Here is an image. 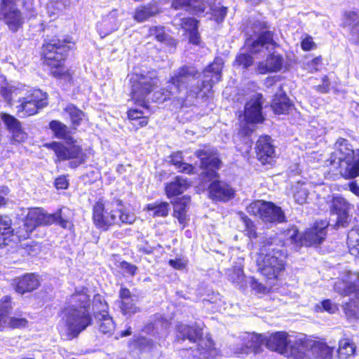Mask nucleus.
Segmentation results:
<instances>
[{
    "label": "nucleus",
    "mask_w": 359,
    "mask_h": 359,
    "mask_svg": "<svg viewBox=\"0 0 359 359\" xmlns=\"http://www.w3.org/2000/svg\"><path fill=\"white\" fill-rule=\"evenodd\" d=\"M49 127L57 138L62 139L67 142L73 141V137L71 135V130L62 122L53 120L50 122Z\"/></svg>",
    "instance_id": "obj_38"
},
{
    "label": "nucleus",
    "mask_w": 359,
    "mask_h": 359,
    "mask_svg": "<svg viewBox=\"0 0 359 359\" xmlns=\"http://www.w3.org/2000/svg\"><path fill=\"white\" fill-rule=\"evenodd\" d=\"M262 98L261 94H256L245 104L244 116L247 122L257 123L263 121Z\"/></svg>",
    "instance_id": "obj_18"
},
{
    "label": "nucleus",
    "mask_w": 359,
    "mask_h": 359,
    "mask_svg": "<svg viewBox=\"0 0 359 359\" xmlns=\"http://www.w3.org/2000/svg\"><path fill=\"white\" fill-rule=\"evenodd\" d=\"M53 223L58 224L65 229L69 227L71 224L69 220L62 217L60 210L54 214H47L39 208L30 210L25 219L22 221V224L16 229L11 226L13 231L6 236V239L13 235L14 232L20 239H26L37 226L50 225Z\"/></svg>",
    "instance_id": "obj_3"
},
{
    "label": "nucleus",
    "mask_w": 359,
    "mask_h": 359,
    "mask_svg": "<svg viewBox=\"0 0 359 359\" xmlns=\"http://www.w3.org/2000/svg\"><path fill=\"white\" fill-rule=\"evenodd\" d=\"M149 36L154 37L158 41L164 42L167 41L169 36L165 34L164 27L154 26L149 29Z\"/></svg>",
    "instance_id": "obj_51"
},
{
    "label": "nucleus",
    "mask_w": 359,
    "mask_h": 359,
    "mask_svg": "<svg viewBox=\"0 0 359 359\" xmlns=\"http://www.w3.org/2000/svg\"><path fill=\"white\" fill-rule=\"evenodd\" d=\"M307 196L308 192L304 189H300L297 191L294 195L295 201L299 204L304 203L306 201Z\"/></svg>",
    "instance_id": "obj_60"
},
{
    "label": "nucleus",
    "mask_w": 359,
    "mask_h": 359,
    "mask_svg": "<svg viewBox=\"0 0 359 359\" xmlns=\"http://www.w3.org/2000/svg\"><path fill=\"white\" fill-rule=\"evenodd\" d=\"M322 57L320 56L316 57L306 64V69L311 72H317L319 70V67L321 65Z\"/></svg>",
    "instance_id": "obj_57"
},
{
    "label": "nucleus",
    "mask_w": 359,
    "mask_h": 359,
    "mask_svg": "<svg viewBox=\"0 0 359 359\" xmlns=\"http://www.w3.org/2000/svg\"><path fill=\"white\" fill-rule=\"evenodd\" d=\"M334 290L341 295L354 296L359 299V273L348 272L344 279L335 282ZM346 316L350 320L359 319V300L351 299L344 306Z\"/></svg>",
    "instance_id": "obj_8"
},
{
    "label": "nucleus",
    "mask_w": 359,
    "mask_h": 359,
    "mask_svg": "<svg viewBox=\"0 0 359 359\" xmlns=\"http://www.w3.org/2000/svg\"><path fill=\"white\" fill-rule=\"evenodd\" d=\"M0 14L13 32H16L22 24L21 13L16 8L15 0H1Z\"/></svg>",
    "instance_id": "obj_17"
},
{
    "label": "nucleus",
    "mask_w": 359,
    "mask_h": 359,
    "mask_svg": "<svg viewBox=\"0 0 359 359\" xmlns=\"http://www.w3.org/2000/svg\"><path fill=\"white\" fill-rule=\"evenodd\" d=\"M210 197L216 201H226L233 196V191L224 182L214 180L209 186Z\"/></svg>",
    "instance_id": "obj_23"
},
{
    "label": "nucleus",
    "mask_w": 359,
    "mask_h": 359,
    "mask_svg": "<svg viewBox=\"0 0 359 359\" xmlns=\"http://www.w3.org/2000/svg\"><path fill=\"white\" fill-rule=\"evenodd\" d=\"M27 320L24 318L8 317L7 327L11 328H20L27 325Z\"/></svg>",
    "instance_id": "obj_55"
},
{
    "label": "nucleus",
    "mask_w": 359,
    "mask_h": 359,
    "mask_svg": "<svg viewBox=\"0 0 359 359\" xmlns=\"http://www.w3.org/2000/svg\"><path fill=\"white\" fill-rule=\"evenodd\" d=\"M0 93L1 96L11 104V102L17 97L19 89L10 85L1 86Z\"/></svg>",
    "instance_id": "obj_50"
},
{
    "label": "nucleus",
    "mask_w": 359,
    "mask_h": 359,
    "mask_svg": "<svg viewBox=\"0 0 359 359\" xmlns=\"http://www.w3.org/2000/svg\"><path fill=\"white\" fill-rule=\"evenodd\" d=\"M330 212L337 216V226L346 227L351 221L350 211L353 206L346 198L338 194L332 196L329 202Z\"/></svg>",
    "instance_id": "obj_14"
},
{
    "label": "nucleus",
    "mask_w": 359,
    "mask_h": 359,
    "mask_svg": "<svg viewBox=\"0 0 359 359\" xmlns=\"http://www.w3.org/2000/svg\"><path fill=\"white\" fill-rule=\"evenodd\" d=\"M176 169L180 172L191 175L194 173V168L192 165L183 162Z\"/></svg>",
    "instance_id": "obj_63"
},
{
    "label": "nucleus",
    "mask_w": 359,
    "mask_h": 359,
    "mask_svg": "<svg viewBox=\"0 0 359 359\" xmlns=\"http://www.w3.org/2000/svg\"><path fill=\"white\" fill-rule=\"evenodd\" d=\"M195 156L200 159L201 168L203 169L202 177H208L209 180L217 177V170L219 169L222 163L217 150L210 145H203L195 151Z\"/></svg>",
    "instance_id": "obj_12"
},
{
    "label": "nucleus",
    "mask_w": 359,
    "mask_h": 359,
    "mask_svg": "<svg viewBox=\"0 0 359 359\" xmlns=\"http://www.w3.org/2000/svg\"><path fill=\"white\" fill-rule=\"evenodd\" d=\"M69 50V46L65 41L57 39H53L43 46L44 63L50 68V74L67 81L71 79V74L63 62Z\"/></svg>",
    "instance_id": "obj_5"
},
{
    "label": "nucleus",
    "mask_w": 359,
    "mask_h": 359,
    "mask_svg": "<svg viewBox=\"0 0 359 359\" xmlns=\"http://www.w3.org/2000/svg\"><path fill=\"white\" fill-rule=\"evenodd\" d=\"M334 346H330L324 342L316 341L311 346V353L318 359H331Z\"/></svg>",
    "instance_id": "obj_40"
},
{
    "label": "nucleus",
    "mask_w": 359,
    "mask_h": 359,
    "mask_svg": "<svg viewBox=\"0 0 359 359\" xmlns=\"http://www.w3.org/2000/svg\"><path fill=\"white\" fill-rule=\"evenodd\" d=\"M11 224V219L9 217L0 216V248L6 244V236L13 231Z\"/></svg>",
    "instance_id": "obj_43"
},
{
    "label": "nucleus",
    "mask_w": 359,
    "mask_h": 359,
    "mask_svg": "<svg viewBox=\"0 0 359 359\" xmlns=\"http://www.w3.org/2000/svg\"><path fill=\"white\" fill-rule=\"evenodd\" d=\"M311 346L306 343H295L285 355L290 359H310Z\"/></svg>",
    "instance_id": "obj_32"
},
{
    "label": "nucleus",
    "mask_w": 359,
    "mask_h": 359,
    "mask_svg": "<svg viewBox=\"0 0 359 359\" xmlns=\"http://www.w3.org/2000/svg\"><path fill=\"white\" fill-rule=\"evenodd\" d=\"M212 15L217 22H222L227 13V8L222 6H215L212 9Z\"/></svg>",
    "instance_id": "obj_52"
},
{
    "label": "nucleus",
    "mask_w": 359,
    "mask_h": 359,
    "mask_svg": "<svg viewBox=\"0 0 359 359\" xmlns=\"http://www.w3.org/2000/svg\"><path fill=\"white\" fill-rule=\"evenodd\" d=\"M136 300L137 297L133 295V297L121 302V309L124 315H132L137 311V308L135 306Z\"/></svg>",
    "instance_id": "obj_49"
},
{
    "label": "nucleus",
    "mask_w": 359,
    "mask_h": 359,
    "mask_svg": "<svg viewBox=\"0 0 359 359\" xmlns=\"http://www.w3.org/2000/svg\"><path fill=\"white\" fill-rule=\"evenodd\" d=\"M93 306L96 307L97 309H100L102 311H105V309L107 307L105 302L102 301V296L99 294H97L94 296L93 300Z\"/></svg>",
    "instance_id": "obj_59"
},
{
    "label": "nucleus",
    "mask_w": 359,
    "mask_h": 359,
    "mask_svg": "<svg viewBox=\"0 0 359 359\" xmlns=\"http://www.w3.org/2000/svg\"><path fill=\"white\" fill-rule=\"evenodd\" d=\"M11 309V298L8 296L4 297L0 302V315L7 316Z\"/></svg>",
    "instance_id": "obj_54"
},
{
    "label": "nucleus",
    "mask_w": 359,
    "mask_h": 359,
    "mask_svg": "<svg viewBox=\"0 0 359 359\" xmlns=\"http://www.w3.org/2000/svg\"><path fill=\"white\" fill-rule=\"evenodd\" d=\"M253 57L248 53H240L234 61V65L243 69H248L253 64Z\"/></svg>",
    "instance_id": "obj_48"
},
{
    "label": "nucleus",
    "mask_w": 359,
    "mask_h": 359,
    "mask_svg": "<svg viewBox=\"0 0 359 359\" xmlns=\"http://www.w3.org/2000/svg\"><path fill=\"white\" fill-rule=\"evenodd\" d=\"M97 318L101 321L99 325L100 331L105 334H111L115 327L112 318L105 313H99Z\"/></svg>",
    "instance_id": "obj_46"
},
{
    "label": "nucleus",
    "mask_w": 359,
    "mask_h": 359,
    "mask_svg": "<svg viewBox=\"0 0 359 359\" xmlns=\"http://www.w3.org/2000/svg\"><path fill=\"white\" fill-rule=\"evenodd\" d=\"M170 163L175 166V168L179 166L183 161L182 154L180 151L175 152L172 154L170 156Z\"/></svg>",
    "instance_id": "obj_62"
},
{
    "label": "nucleus",
    "mask_w": 359,
    "mask_h": 359,
    "mask_svg": "<svg viewBox=\"0 0 359 359\" xmlns=\"http://www.w3.org/2000/svg\"><path fill=\"white\" fill-rule=\"evenodd\" d=\"M47 95L39 89H34L25 97H19L20 104L17 107L18 114L20 117H25L37 113L39 109L46 104Z\"/></svg>",
    "instance_id": "obj_13"
},
{
    "label": "nucleus",
    "mask_w": 359,
    "mask_h": 359,
    "mask_svg": "<svg viewBox=\"0 0 359 359\" xmlns=\"http://www.w3.org/2000/svg\"><path fill=\"white\" fill-rule=\"evenodd\" d=\"M222 65V59L217 58L203 72V79H199L201 73L195 67L183 65L173 72L165 88L155 92L154 98L163 102L174 97L184 104L186 97H207L221 79Z\"/></svg>",
    "instance_id": "obj_1"
},
{
    "label": "nucleus",
    "mask_w": 359,
    "mask_h": 359,
    "mask_svg": "<svg viewBox=\"0 0 359 359\" xmlns=\"http://www.w3.org/2000/svg\"><path fill=\"white\" fill-rule=\"evenodd\" d=\"M176 330L178 341L188 339L191 342L196 343L201 340L203 332L198 326H189L180 323L177 325Z\"/></svg>",
    "instance_id": "obj_26"
},
{
    "label": "nucleus",
    "mask_w": 359,
    "mask_h": 359,
    "mask_svg": "<svg viewBox=\"0 0 359 359\" xmlns=\"http://www.w3.org/2000/svg\"><path fill=\"white\" fill-rule=\"evenodd\" d=\"M15 291L21 294L38 288L39 280L34 273H27L15 280Z\"/></svg>",
    "instance_id": "obj_28"
},
{
    "label": "nucleus",
    "mask_w": 359,
    "mask_h": 359,
    "mask_svg": "<svg viewBox=\"0 0 359 359\" xmlns=\"http://www.w3.org/2000/svg\"><path fill=\"white\" fill-rule=\"evenodd\" d=\"M63 313L68 339L76 337L81 332L91 324L92 319L88 310L65 308Z\"/></svg>",
    "instance_id": "obj_10"
},
{
    "label": "nucleus",
    "mask_w": 359,
    "mask_h": 359,
    "mask_svg": "<svg viewBox=\"0 0 359 359\" xmlns=\"http://www.w3.org/2000/svg\"><path fill=\"white\" fill-rule=\"evenodd\" d=\"M344 25L349 28V40L359 45V12L347 11L344 14Z\"/></svg>",
    "instance_id": "obj_25"
},
{
    "label": "nucleus",
    "mask_w": 359,
    "mask_h": 359,
    "mask_svg": "<svg viewBox=\"0 0 359 359\" xmlns=\"http://www.w3.org/2000/svg\"><path fill=\"white\" fill-rule=\"evenodd\" d=\"M291 103L285 93L276 94L271 103L273 111L277 114H287L291 109Z\"/></svg>",
    "instance_id": "obj_35"
},
{
    "label": "nucleus",
    "mask_w": 359,
    "mask_h": 359,
    "mask_svg": "<svg viewBox=\"0 0 359 359\" xmlns=\"http://www.w3.org/2000/svg\"><path fill=\"white\" fill-rule=\"evenodd\" d=\"M168 206L166 202L150 203L147 205V209L152 212L154 217H165L168 213Z\"/></svg>",
    "instance_id": "obj_47"
},
{
    "label": "nucleus",
    "mask_w": 359,
    "mask_h": 359,
    "mask_svg": "<svg viewBox=\"0 0 359 359\" xmlns=\"http://www.w3.org/2000/svg\"><path fill=\"white\" fill-rule=\"evenodd\" d=\"M1 119L12 133L13 139L15 142H21L27 139V134L22 128L20 122L15 117L6 113H2Z\"/></svg>",
    "instance_id": "obj_24"
},
{
    "label": "nucleus",
    "mask_w": 359,
    "mask_h": 359,
    "mask_svg": "<svg viewBox=\"0 0 359 359\" xmlns=\"http://www.w3.org/2000/svg\"><path fill=\"white\" fill-rule=\"evenodd\" d=\"M299 237L298 229L295 226H292L273 236L264 238L262 241H264V243L278 248V247H287L292 245L299 247L300 246Z\"/></svg>",
    "instance_id": "obj_16"
},
{
    "label": "nucleus",
    "mask_w": 359,
    "mask_h": 359,
    "mask_svg": "<svg viewBox=\"0 0 359 359\" xmlns=\"http://www.w3.org/2000/svg\"><path fill=\"white\" fill-rule=\"evenodd\" d=\"M264 345L267 348L276 351L282 355L287 353V334L285 332H277L269 337H264Z\"/></svg>",
    "instance_id": "obj_20"
},
{
    "label": "nucleus",
    "mask_w": 359,
    "mask_h": 359,
    "mask_svg": "<svg viewBox=\"0 0 359 359\" xmlns=\"http://www.w3.org/2000/svg\"><path fill=\"white\" fill-rule=\"evenodd\" d=\"M323 309L330 313H334L338 311L337 304L332 303L330 299H325L321 302Z\"/></svg>",
    "instance_id": "obj_58"
},
{
    "label": "nucleus",
    "mask_w": 359,
    "mask_h": 359,
    "mask_svg": "<svg viewBox=\"0 0 359 359\" xmlns=\"http://www.w3.org/2000/svg\"><path fill=\"white\" fill-rule=\"evenodd\" d=\"M66 112L71 120L73 129L76 130L80 126L81 121L84 118V113L72 104H69L65 108Z\"/></svg>",
    "instance_id": "obj_41"
},
{
    "label": "nucleus",
    "mask_w": 359,
    "mask_h": 359,
    "mask_svg": "<svg viewBox=\"0 0 359 359\" xmlns=\"http://www.w3.org/2000/svg\"><path fill=\"white\" fill-rule=\"evenodd\" d=\"M336 147L339 153L338 158L340 161L345 162L346 165L350 163V161H353L355 150L353 149L347 140L339 138L336 142Z\"/></svg>",
    "instance_id": "obj_33"
},
{
    "label": "nucleus",
    "mask_w": 359,
    "mask_h": 359,
    "mask_svg": "<svg viewBox=\"0 0 359 359\" xmlns=\"http://www.w3.org/2000/svg\"><path fill=\"white\" fill-rule=\"evenodd\" d=\"M118 11L112 10L108 15L104 16L100 22L97 24V31L102 38L116 31L119 25L118 19Z\"/></svg>",
    "instance_id": "obj_21"
},
{
    "label": "nucleus",
    "mask_w": 359,
    "mask_h": 359,
    "mask_svg": "<svg viewBox=\"0 0 359 359\" xmlns=\"http://www.w3.org/2000/svg\"><path fill=\"white\" fill-rule=\"evenodd\" d=\"M172 23L174 27L178 29H183L185 32L189 33L194 29H198V22L194 18H184L181 14L175 15Z\"/></svg>",
    "instance_id": "obj_36"
},
{
    "label": "nucleus",
    "mask_w": 359,
    "mask_h": 359,
    "mask_svg": "<svg viewBox=\"0 0 359 359\" xmlns=\"http://www.w3.org/2000/svg\"><path fill=\"white\" fill-rule=\"evenodd\" d=\"M190 203L189 197H182L174 203L173 215L184 226L187 222V210Z\"/></svg>",
    "instance_id": "obj_37"
},
{
    "label": "nucleus",
    "mask_w": 359,
    "mask_h": 359,
    "mask_svg": "<svg viewBox=\"0 0 359 359\" xmlns=\"http://www.w3.org/2000/svg\"><path fill=\"white\" fill-rule=\"evenodd\" d=\"M326 224H322L319 226L318 224L311 229H307L299 237V245L316 246L320 244L325 238Z\"/></svg>",
    "instance_id": "obj_19"
},
{
    "label": "nucleus",
    "mask_w": 359,
    "mask_h": 359,
    "mask_svg": "<svg viewBox=\"0 0 359 359\" xmlns=\"http://www.w3.org/2000/svg\"><path fill=\"white\" fill-rule=\"evenodd\" d=\"M355 351V346L346 339L339 341L338 357L339 359H348L353 356Z\"/></svg>",
    "instance_id": "obj_44"
},
{
    "label": "nucleus",
    "mask_w": 359,
    "mask_h": 359,
    "mask_svg": "<svg viewBox=\"0 0 359 359\" xmlns=\"http://www.w3.org/2000/svg\"><path fill=\"white\" fill-rule=\"evenodd\" d=\"M240 341L241 343L235 348V353L238 355L259 353L262 351L264 345V336L255 333H245L240 337Z\"/></svg>",
    "instance_id": "obj_15"
},
{
    "label": "nucleus",
    "mask_w": 359,
    "mask_h": 359,
    "mask_svg": "<svg viewBox=\"0 0 359 359\" xmlns=\"http://www.w3.org/2000/svg\"><path fill=\"white\" fill-rule=\"evenodd\" d=\"M189 184L187 179L181 176H177L173 181L170 182L165 187L166 195L168 198L180 195L187 189Z\"/></svg>",
    "instance_id": "obj_34"
},
{
    "label": "nucleus",
    "mask_w": 359,
    "mask_h": 359,
    "mask_svg": "<svg viewBox=\"0 0 359 359\" xmlns=\"http://www.w3.org/2000/svg\"><path fill=\"white\" fill-rule=\"evenodd\" d=\"M283 65V57L275 53L270 54L264 61L257 64V72L259 74H267L269 72H279Z\"/></svg>",
    "instance_id": "obj_27"
},
{
    "label": "nucleus",
    "mask_w": 359,
    "mask_h": 359,
    "mask_svg": "<svg viewBox=\"0 0 359 359\" xmlns=\"http://www.w3.org/2000/svg\"><path fill=\"white\" fill-rule=\"evenodd\" d=\"M344 175L346 178L353 179L359 176V149H355V154L353 161L348 163L344 170Z\"/></svg>",
    "instance_id": "obj_45"
},
{
    "label": "nucleus",
    "mask_w": 359,
    "mask_h": 359,
    "mask_svg": "<svg viewBox=\"0 0 359 359\" xmlns=\"http://www.w3.org/2000/svg\"><path fill=\"white\" fill-rule=\"evenodd\" d=\"M131 98L139 105L147 107L146 98L158 86V79L154 71L141 70L129 75Z\"/></svg>",
    "instance_id": "obj_7"
},
{
    "label": "nucleus",
    "mask_w": 359,
    "mask_h": 359,
    "mask_svg": "<svg viewBox=\"0 0 359 359\" xmlns=\"http://www.w3.org/2000/svg\"><path fill=\"white\" fill-rule=\"evenodd\" d=\"M285 255L286 252L283 249L273 247L262 241L257 259L258 270L269 279L277 277L284 269L283 258Z\"/></svg>",
    "instance_id": "obj_6"
},
{
    "label": "nucleus",
    "mask_w": 359,
    "mask_h": 359,
    "mask_svg": "<svg viewBox=\"0 0 359 359\" xmlns=\"http://www.w3.org/2000/svg\"><path fill=\"white\" fill-rule=\"evenodd\" d=\"M88 290L83 288L81 291H76L69 299V306L67 308L88 310L90 306V295Z\"/></svg>",
    "instance_id": "obj_30"
},
{
    "label": "nucleus",
    "mask_w": 359,
    "mask_h": 359,
    "mask_svg": "<svg viewBox=\"0 0 359 359\" xmlns=\"http://www.w3.org/2000/svg\"><path fill=\"white\" fill-rule=\"evenodd\" d=\"M245 46L252 54L265 50L271 51L277 46L274 34L269 29L267 23L260 20H250L246 27Z\"/></svg>",
    "instance_id": "obj_4"
},
{
    "label": "nucleus",
    "mask_w": 359,
    "mask_h": 359,
    "mask_svg": "<svg viewBox=\"0 0 359 359\" xmlns=\"http://www.w3.org/2000/svg\"><path fill=\"white\" fill-rule=\"evenodd\" d=\"M193 359H210L215 358L218 354L216 348L212 347V341L208 340L205 342L201 341L197 348L192 350Z\"/></svg>",
    "instance_id": "obj_31"
},
{
    "label": "nucleus",
    "mask_w": 359,
    "mask_h": 359,
    "mask_svg": "<svg viewBox=\"0 0 359 359\" xmlns=\"http://www.w3.org/2000/svg\"><path fill=\"white\" fill-rule=\"evenodd\" d=\"M243 279V271L241 269H234L233 275H231L229 280L233 283L241 282Z\"/></svg>",
    "instance_id": "obj_64"
},
{
    "label": "nucleus",
    "mask_w": 359,
    "mask_h": 359,
    "mask_svg": "<svg viewBox=\"0 0 359 359\" xmlns=\"http://www.w3.org/2000/svg\"><path fill=\"white\" fill-rule=\"evenodd\" d=\"M48 147L54 151L58 161H69V165L76 168L86 162V154L76 140L65 141V144L53 142Z\"/></svg>",
    "instance_id": "obj_9"
},
{
    "label": "nucleus",
    "mask_w": 359,
    "mask_h": 359,
    "mask_svg": "<svg viewBox=\"0 0 359 359\" xmlns=\"http://www.w3.org/2000/svg\"><path fill=\"white\" fill-rule=\"evenodd\" d=\"M172 7L175 10L183 9L190 13L199 15L205 10L203 0H174Z\"/></svg>",
    "instance_id": "obj_29"
},
{
    "label": "nucleus",
    "mask_w": 359,
    "mask_h": 359,
    "mask_svg": "<svg viewBox=\"0 0 359 359\" xmlns=\"http://www.w3.org/2000/svg\"><path fill=\"white\" fill-rule=\"evenodd\" d=\"M121 268L125 273H127L131 276H134L137 271V267L135 265L131 264L126 262H122L121 263Z\"/></svg>",
    "instance_id": "obj_61"
},
{
    "label": "nucleus",
    "mask_w": 359,
    "mask_h": 359,
    "mask_svg": "<svg viewBox=\"0 0 359 359\" xmlns=\"http://www.w3.org/2000/svg\"><path fill=\"white\" fill-rule=\"evenodd\" d=\"M158 13V7L156 3L149 4L147 6L136 9L134 18L137 22H143Z\"/></svg>",
    "instance_id": "obj_39"
},
{
    "label": "nucleus",
    "mask_w": 359,
    "mask_h": 359,
    "mask_svg": "<svg viewBox=\"0 0 359 359\" xmlns=\"http://www.w3.org/2000/svg\"><path fill=\"white\" fill-rule=\"evenodd\" d=\"M246 210L249 214L259 217L265 223L282 222L285 220L281 208L271 202L256 201L250 203Z\"/></svg>",
    "instance_id": "obj_11"
},
{
    "label": "nucleus",
    "mask_w": 359,
    "mask_h": 359,
    "mask_svg": "<svg viewBox=\"0 0 359 359\" xmlns=\"http://www.w3.org/2000/svg\"><path fill=\"white\" fill-rule=\"evenodd\" d=\"M256 152L257 158L262 164L270 163L275 155L271 137L265 135L259 137L257 142Z\"/></svg>",
    "instance_id": "obj_22"
},
{
    "label": "nucleus",
    "mask_w": 359,
    "mask_h": 359,
    "mask_svg": "<svg viewBox=\"0 0 359 359\" xmlns=\"http://www.w3.org/2000/svg\"><path fill=\"white\" fill-rule=\"evenodd\" d=\"M65 6V4L62 1H52L47 6L48 13L50 14V16L54 15L57 12L62 11Z\"/></svg>",
    "instance_id": "obj_56"
},
{
    "label": "nucleus",
    "mask_w": 359,
    "mask_h": 359,
    "mask_svg": "<svg viewBox=\"0 0 359 359\" xmlns=\"http://www.w3.org/2000/svg\"><path fill=\"white\" fill-rule=\"evenodd\" d=\"M135 344L142 350L150 351L155 346L154 342L146 337H139L135 340Z\"/></svg>",
    "instance_id": "obj_53"
},
{
    "label": "nucleus",
    "mask_w": 359,
    "mask_h": 359,
    "mask_svg": "<svg viewBox=\"0 0 359 359\" xmlns=\"http://www.w3.org/2000/svg\"><path fill=\"white\" fill-rule=\"evenodd\" d=\"M93 219L97 227L107 230L116 224H131L135 221L136 217L123 208L121 201L114 199L111 201L96 202L93 205Z\"/></svg>",
    "instance_id": "obj_2"
},
{
    "label": "nucleus",
    "mask_w": 359,
    "mask_h": 359,
    "mask_svg": "<svg viewBox=\"0 0 359 359\" xmlns=\"http://www.w3.org/2000/svg\"><path fill=\"white\" fill-rule=\"evenodd\" d=\"M347 244L351 255L359 257V228L352 229L347 235Z\"/></svg>",
    "instance_id": "obj_42"
}]
</instances>
